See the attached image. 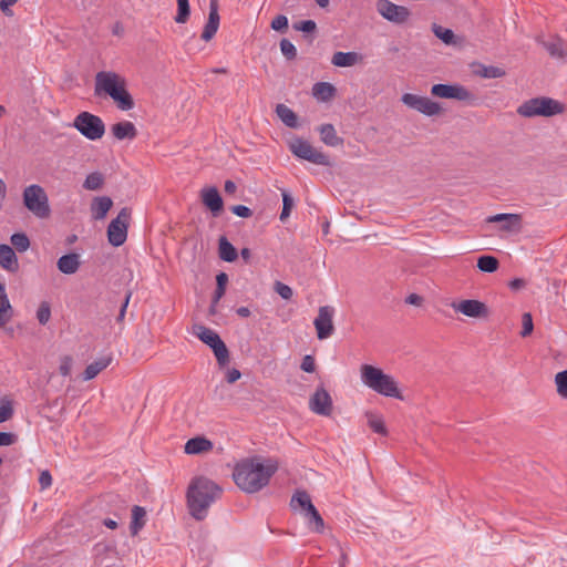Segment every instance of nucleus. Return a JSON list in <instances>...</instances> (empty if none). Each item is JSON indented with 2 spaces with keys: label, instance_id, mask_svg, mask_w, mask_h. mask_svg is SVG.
Segmentation results:
<instances>
[{
  "label": "nucleus",
  "instance_id": "nucleus-1",
  "mask_svg": "<svg viewBox=\"0 0 567 567\" xmlns=\"http://www.w3.org/2000/svg\"><path fill=\"white\" fill-rule=\"evenodd\" d=\"M278 463L274 458L259 456L240 461L236 464L233 476L236 485L246 493H256L268 485L277 472Z\"/></svg>",
  "mask_w": 567,
  "mask_h": 567
},
{
  "label": "nucleus",
  "instance_id": "nucleus-2",
  "mask_svg": "<svg viewBox=\"0 0 567 567\" xmlns=\"http://www.w3.org/2000/svg\"><path fill=\"white\" fill-rule=\"evenodd\" d=\"M126 85L123 75L114 71H100L95 74L94 93L110 96L121 111H130L134 107V101Z\"/></svg>",
  "mask_w": 567,
  "mask_h": 567
},
{
  "label": "nucleus",
  "instance_id": "nucleus-3",
  "mask_svg": "<svg viewBox=\"0 0 567 567\" xmlns=\"http://www.w3.org/2000/svg\"><path fill=\"white\" fill-rule=\"evenodd\" d=\"M219 486L207 477H195L187 489L189 513L196 519H203L209 506L220 496Z\"/></svg>",
  "mask_w": 567,
  "mask_h": 567
},
{
  "label": "nucleus",
  "instance_id": "nucleus-4",
  "mask_svg": "<svg viewBox=\"0 0 567 567\" xmlns=\"http://www.w3.org/2000/svg\"><path fill=\"white\" fill-rule=\"evenodd\" d=\"M361 382L375 393L394 399H402L395 379L371 364H362L360 368Z\"/></svg>",
  "mask_w": 567,
  "mask_h": 567
},
{
  "label": "nucleus",
  "instance_id": "nucleus-5",
  "mask_svg": "<svg viewBox=\"0 0 567 567\" xmlns=\"http://www.w3.org/2000/svg\"><path fill=\"white\" fill-rule=\"evenodd\" d=\"M23 204L25 208L38 218H48L51 209L49 198L44 188L38 184H32L23 189Z\"/></svg>",
  "mask_w": 567,
  "mask_h": 567
},
{
  "label": "nucleus",
  "instance_id": "nucleus-6",
  "mask_svg": "<svg viewBox=\"0 0 567 567\" xmlns=\"http://www.w3.org/2000/svg\"><path fill=\"white\" fill-rule=\"evenodd\" d=\"M561 112V104L550 97H534L525 101L517 109V113L523 117L553 116Z\"/></svg>",
  "mask_w": 567,
  "mask_h": 567
},
{
  "label": "nucleus",
  "instance_id": "nucleus-7",
  "mask_svg": "<svg viewBox=\"0 0 567 567\" xmlns=\"http://www.w3.org/2000/svg\"><path fill=\"white\" fill-rule=\"evenodd\" d=\"M194 334L213 350L220 367H225L228 363V349L217 332L205 326H195Z\"/></svg>",
  "mask_w": 567,
  "mask_h": 567
},
{
  "label": "nucleus",
  "instance_id": "nucleus-8",
  "mask_svg": "<svg viewBox=\"0 0 567 567\" xmlns=\"http://www.w3.org/2000/svg\"><path fill=\"white\" fill-rule=\"evenodd\" d=\"M73 127L76 128L85 138L97 141L105 133V125L102 118L90 112H81L74 117Z\"/></svg>",
  "mask_w": 567,
  "mask_h": 567
},
{
  "label": "nucleus",
  "instance_id": "nucleus-9",
  "mask_svg": "<svg viewBox=\"0 0 567 567\" xmlns=\"http://www.w3.org/2000/svg\"><path fill=\"white\" fill-rule=\"evenodd\" d=\"M289 147L292 154L301 159L322 166L330 165L329 156L315 148L305 140L296 138L290 142Z\"/></svg>",
  "mask_w": 567,
  "mask_h": 567
},
{
  "label": "nucleus",
  "instance_id": "nucleus-10",
  "mask_svg": "<svg viewBox=\"0 0 567 567\" xmlns=\"http://www.w3.org/2000/svg\"><path fill=\"white\" fill-rule=\"evenodd\" d=\"M131 218V212L128 208H122L107 227V239L109 243L118 247L122 246L127 238V228Z\"/></svg>",
  "mask_w": 567,
  "mask_h": 567
},
{
  "label": "nucleus",
  "instance_id": "nucleus-11",
  "mask_svg": "<svg viewBox=\"0 0 567 567\" xmlns=\"http://www.w3.org/2000/svg\"><path fill=\"white\" fill-rule=\"evenodd\" d=\"M431 94L435 97L456 100L461 102H473L475 100L474 94L467 90L464 85L458 83L453 84H434L431 87Z\"/></svg>",
  "mask_w": 567,
  "mask_h": 567
},
{
  "label": "nucleus",
  "instance_id": "nucleus-12",
  "mask_svg": "<svg viewBox=\"0 0 567 567\" xmlns=\"http://www.w3.org/2000/svg\"><path fill=\"white\" fill-rule=\"evenodd\" d=\"M401 101L408 107L415 110L426 116H435L442 112L441 104L426 96L404 93L401 96Z\"/></svg>",
  "mask_w": 567,
  "mask_h": 567
},
{
  "label": "nucleus",
  "instance_id": "nucleus-13",
  "mask_svg": "<svg viewBox=\"0 0 567 567\" xmlns=\"http://www.w3.org/2000/svg\"><path fill=\"white\" fill-rule=\"evenodd\" d=\"M375 8L383 19L394 24L405 23L411 16V12L406 7L395 4L390 0H378Z\"/></svg>",
  "mask_w": 567,
  "mask_h": 567
},
{
  "label": "nucleus",
  "instance_id": "nucleus-14",
  "mask_svg": "<svg viewBox=\"0 0 567 567\" xmlns=\"http://www.w3.org/2000/svg\"><path fill=\"white\" fill-rule=\"evenodd\" d=\"M333 315L334 309L330 306H322L319 308L318 316L313 321L318 339L324 340L333 333Z\"/></svg>",
  "mask_w": 567,
  "mask_h": 567
},
{
  "label": "nucleus",
  "instance_id": "nucleus-15",
  "mask_svg": "<svg viewBox=\"0 0 567 567\" xmlns=\"http://www.w3.org/2000/svg\"><path fill=\"white\" fill-rule=\"evenodd\" d=\"M455 312L462 313L470 318H485L488 315L486 305L476 299H465L451 303Z\"/></svg>",
  "mask_w": 567,
  "mask_h": 567
},
{
  "label": "nucleus",
  "instance_id": "nucleus-16",
  "mask_svg": "<svg viewBox=\"0 0 567 567\" xmlns=\"http://www.w3.org/2000/svg\"><path fill=\"white\" fill-rule=\"evenodd\" d=\"M309 408L318 415L329 416L332 412V399L329 392L322 386L318 388L310 398Z\"/></svg>",
  "mask_w": 567,
  "mask_h": 567
},
{
  "label": "nucleus",
  "instance_id": "nucleus-17",
  "mask_svg": "<svg viewBox=\"0 0 567 567\" xmlns=\"http://www.w3.org/2000/svg\"><path fill=\"white\" fill-rule=\"evenodd\" d=\"M200 199L204 206L209 209L214 216H218L223 210V198L216 187H204L200 190Z\"/></svg>",
  "mask_w": 567,
  "mask_h": 567
},
{
  "label": "nucleus",
  "instance_id": "nucleus-18",
  "mask_svg": "<svg viewBox=\"0 0 567 567\" xmlns=\"http://www.w3.org/2000/svg\"><path fill=\"white\" fill-rule=\"evenodd\" d=\"M220 17L218 13V1L210 0L209 2V14L208 20L204 27L202 39L204 41H209L216 34L219 28Z\"/></svg>",
  "mask_w": 567,
  "mask_h": 567
},
{
  "label": "nucleus",
  "instance_id": "nucleus-19",
  "mask_svg": "<svg viewBox=\"0 0 567 567\" xmlns=\"http://www.w3.org/2000/svg\"><path fill=\"white\" fill-rule=\"evenodd\" d=\"M213 442L204 436L189 439L184 445V452L188 455H198L212 451Z\"/></svg>",
  "mask_w": 567,
  "mask_h": 567
},
{
  "label": "nucleus",
  "instance_id": "nucleus-20",
  "mask_svg": "<svg viewBox=\"0 0 567 567\" xmlns=\"http://www.w3.org/2000/svg\"><path fill=\"white\" fill-rule=\"evenodd\" d=\"M362 55L358 52L338 51L332 55L331 63L338 68H351L362 62Z\"/></svg>",
  "mask_w": 567,
  "mask_h": 567
},
{
  "label": "nucleus",
  "instance_id": "nucleus-21",
  "mask_svg": "<svg viewBox=\"0 0 567 567\" xmlns=\"http://www.w3.org/2000/svg\"><path fill=\"white\" fill-rule=\"evenodd\" d=\"M81 266L80 255L75 252L61 256L56 261L58 269L64 275L75 274Z\"/></svg>",
  "mask_w": 567,
  "mask_h": 567
},
{
  "label": "nucleus",
  "instance_id": "nucleus-22",
  "mask_svg": "<svg viewBox=\"0 0 567 567\" xmlns=\"http://www.w3.org/2000/svg\"><path fill=\"white\" fill-rule=\"evenodd\" d=\"M147 514L144 507L135 505L131 511L130 532L132 536H136L145 526Z\"/></svg>",
  "mask_w": 567,
  "mask_h": 567
},
{
  "label": "nucleus",
  "instance_id": "nucleus-23",
  "mask_svg": "<svg viewBox=\"0 0 567 567\" xmlns=\"http://www.w3.org/2000/svg\"><path fill=\"white\" fill-rule=\"evenodd\" d=\"M111 131L113 136L118 141H123L125 138L133 140L137 135L135 125L130 121H122L113 124Z\"/></svg>",
  "mask_w": 567,
  "mask_h": 567
},
{
  "label": "nucleus",
  "instance_id": "nucleus-24",
  "mask_svg": "<svg viewBox=\"0 0 567 567\" xmlns=\"http://www.w3.org/2000/svg\"><path fill=\"white\" fill-rule=\"evenodd\" d=\"M112 205L113 202L107 196L95 197L91 204L92 217L96 220L104 219Z\"/></svg>",
  "mask_w": 567,
  "mask_h": 567
},
{
  "label": "nucleus",
  "instance_id": "nucleus-25",
  "mask_svg": "<svg viewBox=\"0 0 567 567\" xmlns=\"http://www.w3.org/2000/svg\"><path fill=\"white\" fill-rule=\"evenodd\" d=\"M312 95L319 102H329L336 95V87L329 82H317L312 86Z\"/></svg>",
  "mask_w": 567,
  "mask_h": 567
},
{
  "label": "nucleus",
  "instance_id": "nucleus-26",
  "mask_svg": "<svg viewBox=\"0 0 567 567\" xmlns=\"http://www.w3.org/2000/svg\"><path fill=\"white\" fill-rule=\"evenodd\" d=\"M0 266L8 271H16L18 269L16 252L8 245H0Z\"/></svg>",
  "mask_w": 567,
  "mask_h": 567
},
{
  "label": "nucleus",
  "instance_id": "nucleus-27",
  "mask_svg": "<svg viewBox=\"0 0 567 567\" xmlns=\"http://www.w3.org/2000/svg\"><path fill=\"white\" fill-rule=\"evenodd\" d=\"M11 310L12 307L6 291V285L4 282H0V327L10 320L11 315L9 312Z\"/></svg>",
  "mask_w": 567,
  "mask_h": 567
},
{
  "label": "nucleus",
  "instance_id": "nucleus-28",
  "mask_svg": "<svg viewBox=\"0 0 567 567\" xmlns=\"http://www.w3.org/2000/svg\"><path fill=\"white\" fill-rule=\"evenodd\" d=\"M321 141L328 146H338L342 144V140L337 135V132L331 124H323L319 128Z\"/></svg>",
  "mask_w": 567,
  "mask_h": 567
},
{
  "label": "nucleus",
  "instance_id": "nucleus-29",
  "mask_svg": "<svg viewBox=\"0 0 567 567\" xmlns=\"http://www.w3.org/2000/svg\"><path fill=\"white\" fill-rule=\"evenodd\" d=\"M276 113L285 125L291 128L298 126V117L296 113L285 104H278L276 106Z\"/></svg>",
  "mask_w": 567,
  "mask_h": 567
},
{
  "label": "nucleus",
  "instance_id": "nucleus-30",
  "mask_svg": "<svg viewBox=\"0 0 567 567\" xmlns=\"http://www.w3.org/2000/svg\"><path fill=\"white\" fill-rule=\"evenodd\" d=\"M111 363V358H101L92 363H90L83 373V379L85 381L94 379L102 370L109 367Z\"/></svg>",
  "mask_w": 567,
  "mask_h": 567
},
{
  "label": "nucleus",
  "instance_id": "nucleus-31",
  "mask_svg": "<svg viewBox=\"0 0 567 567\" xmlns=\"http://www.w3.org/2000/svg\"><path fill=\"white\" fill-rule=\"evenodd\" d=\"M218 251H219L220 259H223L224 261L233 262L237 258V250H236V248L233 246V244H230L227 240L226 237H220L219 238Z\"/></svg>",
  "mask_w": 567,
  "mask_h": 567
},
{
  "label": "nucleus",
  "instance_id": "nucleus-32",
  "mask_svg": "<svg viewBox=\"0 0 567 567\" xmlns=\"http://www.w3.org/2000/svg\"><path fill=\"white\" fill-rule=\"evenodd\" d=\"M475 74L484 79H497L505 75V71L493 65L478 64L474 70Z\"/></svg>",
  "mask_w": 567,
  "mask_h": 567
},
{
  "label": "nucleus",
  "instance_id": "nucleus-33",
  "mask_svg": "<svg viewBox=\"0 0 567 567\" xmlns=\"http://www.w3.org/2000/svg\"><path fill=\"white\" fill-rule=\"evenodd\" d=\"M306 514V517L308 519V526L311 530H315L317 533H320L323 530L324 523L322 517L320 516L319 512L316 509V507H311Z\"/></svg>",
  "mask_w": 567,
  "mask_h": 567
},
{
  "label": "nucleus",
  "instance_id": "nucleus-34",
  "mask_svg": "<svg viewBox=\"0 0 567 567\" xmlns=\"http://www.w3.org/2000/svg\"><path fill=\"white\" fill-rule=\"evenodd\" d=\"M488 223H504L503 228L509 230L513 224L519 221V216L515 214H497L488 217Z\"/></svg>",
  "mask_w": 567,
  "mask_h": 567
},
{
  "label": "nucleus",
  "instance_id": "nucleus-35",
  "mask_svg": "<svg viewBox=\"0 0 567 567\" xmlns=\"http://www.w3.org/2000/svg\"><path fill=\"white\" fill-rule=\"evenodd\" d=\"M477 268L483 272H494L498 268V260L493 256H481L477 259Z\"/></svg>",
  "mask_w": 567,
  "mask_h": 567
},
{
  "label": "nucleus",
  "instance_id": "nucleus-36",
  "mask_svg": "<svg viewBox=\"0 0 567 567\" xmlns=\"http://www.w3.org/2000/svg\"><path fill=\"white\" fill-rule=\"evenodd\" d=\"M291 506L295 508L299 506L307 513L311 507H313V504L310 496L306 492H298L291 499Z\"/></svg>",
  "mask_w": 567,
  "mask_h": 567
},
{
  "label": "nucleus",
  "instance_id": "nucleus-37",
  "mask_svg": "<svg viewBox=\"0 0 567 567\" xmlns=\"http://www.w3.org/2000/svg\"><path fill=\"white\" fill-rule=\"evenodd\" d=\"M546 50L554 58H563L565 55V44L560 39H554L544 43Z\"/></svg>",
  "mask_w": 567,
  "mask_h": 567
},
{
  "label": "nucleus",
  "instance_id": "nucleus-38",
  "mask_svg": "<svg viewBox=\"0 0 567 567\" xmlns=\"http://www.w3.org/2000/svg\"><path fill=\"white\" fill-rule=\"evenodd\" d=\"M177 1V14L175 22L178 24L185 23L190 14L189 1L188 0H176Z\"/></svg>",
  "mask_w": 567,
  "mask_h": 567
},
{
  "label": "nucleus",
  "instance_id": "nucleus-39",
  "mask_svg": "<svg viewBox=\"0 0 567 567\" xmlns=\"http://www.w3.org/2000/svg\"><path fill=\"white\" fill-rule=\"evenodd\" d=\"M103 176L99 172L91 173L86 176L83 187L87 190L100 189L103 185Z\"/></svg>",
  "mask_w": 567,
  "mask_h": 567
},
{
  "label": "nucleus",
  "instance_id": "nucleus-40",
  "mask_svg": "<svg viewBox=\"0 0 567 567\" xmlns=\"http://www.w3.org/2000/svg\"><path fill=\"white\" fill-rule=\"evenodd\" d=\"M555 384L558 395L567 399V369L555 375Z\"/></svg>",
  "mask_w": 567,
  "mask_h": 567
},
{
  "label": "nucleus",
  "instance_id": "nucleus-41",
  "mask_svg": "<svg viewBox=\"0 0 567 567\" xmlns=\"http://www.w3.org/2000/svg\"><path fill=\"white\" fill-rule=\"evenodd\" d=\"M217 288L214 293L213 305H216L220 298L225 295L226 284L228 281V276L225 272H220L216 276Z\"/></svg>",
  "mask_w": 567,
  "mask_h": 567
},
{
  "label": "nucleus",
  "instance_id": "nucleus-42",
  "mask_svg": "<svg viewBox=\"0 0 567 567\" xmlns=\"http://www.w3.org/2000/svg\"><path fill=\"white\" fill-rule=\"evenodd\" d=\"M434 34L441 39L445 44L454 43V33L451 29L443 28L441 25H433Z\"/></svg>",
  "mask_w": 567,
  "mask_h": 567
},
{
  "label": "nucleus",
  "instance_id": "nucleus-43",
  "mask_svg": "<svg viewBox=\"0 0 567 567\" xmlns=\"http://www.w3.org/2000/svg\"><path fill=\"white\" fill-rule=\"evenodd\" d=\"M11 244L21 252L28 250L30 240L23 233H17L11 236Z\"/></svg>",
  "mask_w": 567,
  "mask_h": 567
},
{
  "label": "nucleus",
  "instance_id": "nucleus-44",
  "mask_svg": "<svg viewBox=\"0 0 567 567\" xmlns=\"http://www.w3.org/2000/svg\"><path fill=\"white\" fill-rule=\"evenodd\" d=\"M282 210L280 214V220H285L289 217L291 209L293 207V198L286 190H282Z\"/></svg>",
  "mask_w": 567,
  "mask_h": 567
},
{
  "label": "nucleus",
  "instance_id": "nucleus-45",
  "mask_svg": "<svg viewBox=\"0 0 567 567\" xmlns=\"http://www.w3.org/2000/svg\"><path fill=\"white\" fill-rule=\"evenodd\" d=\"M51 318V308L49 302L42 301L37 310V319L41 324H47Z\"/></svg>",
  "mask_w": 567,
  "mask_h": 567
},
{
  "label": "nucleus",
  "instance_id": "nucleus-46",
  "mask_svg": "<svg viewBox=\"0 0 567 567\" xmlns=\"http://www.w3.org/2000/svg\"><path fill=\"white\" fill-rule=\"evenodd\" d=\"M368 424L373 430V432L379 434H385L386 429L384 425L383 420L380 416H377L374 414H370L368 416Z\"/></svg>",
  "mask_w": 567,
  "mask_h": 567
},
{
  "label": "nucleus",
  "instance_id": "nucleus-47",
  "mask_svg": "<svg viewBox=\"0 0 567 567\" xmlns=\"http://www.w3.org/2000/svg\"><path fill=\"white\" fill-rule=\"evenodd\" d=\"M280 50L281 53L288 59L293 60L297 56V49L292 42L288 39H282L280 41Z\"/></svg>",
  "mask_w": 567,
  "mask_h": 567
},
{
  "label": "nucleus",
  "instance_id": "nucleus-48",
  "mask_svg": "<svg viewBox=\"0 0 567 567\" xmlns=\"http://www.w3.org/2000/svg\"><path fill=\"white\" fill-rule=\"evenodd\" d=\"M13 414V408L10 400H2L0 404V423L8 421Z\"/></svg>",
  "mask_w": 567,
  "mask_h": 567
},
{
  "label": "nucleus",
  "instance_id": "nucleus-49",
  "mask_svg": "<svg viewBox=\"0 0 567 567\" xmlns=\"http://www.w3.org/2000/svg\"><path fill=\"white\" fill-rule=\"evenodd\" d=\"M523 329L520 331L522 337H527L533 332L534 324L533 318L529 312H525L522 317Z\"/></svg>",
  "mask_w": 567,
  "mask_h": 567
},
{
  "label": "nucleus",
  "instance_id": "nucleus-50",
  "mask_svg": "<svg viewBox=\"0 0 567 567\" xmlns=\"http://www.w3.org/2000/svg\"><path fill=\"white\" fill-rule=\"evenodd\" d=\"M271 29L278 32H284L288 28V18L284 14H279L271 21Z\"/></svg>",
  "mask_w": 567,
  "mask_h": 567
},
{
  "label": "nucleus",
  "instance_id": "nucleus-51",
  "mask_svg": "<svg viewBox=\"0 0 567 567\" xmlns=\"http://www.w3.org/2000/svg\"><path fill=\"white\" fill-rule=\"evenodd\" d=\"M275 290L282 299L289 300L292 297V289L282 282H276Z\"/></svg>",
  "mask_w": 567,
  "mask_h": 567
},
{
  "label": "nucleus",
  "instance_id": "nucleus-52",
  "mask_svg": "<svg viewBox=\"0 0 567 567\" xmlns=\"http://www.w3.org/2000/svg\"><path fill=\"white\" fill-rule=\"evenodd\" d=\"M73 360L71 357L65 355L61 359L59 371L61 375L68 377L71 373L72 370Z\"/></svg>",
  "mask_w": 567,
  "mask_h": 567
},
{
  "label": "nucleus",
  "instance_id": "nucleus-53",
  "mask_svg": "<svg viewBox=\"0 0 567 567\" xmlns=\"http://www.w3.org/2000/svg\"><path fill=\"white\" fill-rule=\"evenodd\" d=\"M231 212L238 217L248 218L251 216L252 212L249 207L245 205H236L231 207Z\"/></svg>",
  "mask_w": 567,
  "mask_h": 567
},
{
  "label": "nucleus",
  "instance_id": "nucleus-54",
  "mask_svg": "<svg viewBox=\"0 0 567 567\" xmlns=\"http://www.w3.org/2000/svg\"><path fill=\"white\" fill-rule=\"evenodd\" d=\"M39 484L42 489H45L52 485V476L49 471H42L39 476Z\"/></svg>",
  "mask_w": 567,
  "mask_h": 567
},
{
  "label": "nucleus",
  "instance_id": "nucleus-55",
  "mask_svg": "<svg viewBox=\"0 0 567 567\" xmlns=\"http://www.w3.org/2000/svg\"><path fill=\"white\" fill-rule=\"evenodd\" d=\"M18 2V0H0V10L3 12L7 17H12L13 11L11 10V7L14 6Z\"/></svg>",
  "mask_w": 567,
  "mask_h": 567
},
{
  "label": "nucleus",
  "instance_id": "nucleus-56",
  "mask_svg": "<svg viewBox=\"0 0 567 567\" xmlns=\"http://www.w3.org/2000/svg\"><path fill=\"white\" fill-rule=\"evenodd\" d=\"M301 369L305 372L312 373L316 369L315 359L311 355H306L302 359Z\"/></svg>",
  "mask_w": 567,
  "mask_h": 567
},
{
  "label": "nucleus",
  "instance_id": "nucleus-57",
  "mask_svg": "<svg viewBox=\"0 0 567 567\" xmlns=\"http://www.w3.org/2000/svg\"><path fill=\"white\" fill-rule=\"evenodd\" d=\"M296 29L302 32H312L316 30V22L312 20H305L296 25Z\"/></svg>",
  "mask_w": 567,
  "mask_h": 567
},
{
  "label": "nucleus",
  "instance_id": "nucleus-58",
  "mask_svg": "<svg viewBox=\"0 0 567 567\" xmlns=\"http://www.w3.org/2000/svg\"><path fill=\"white\" fill-rule=\"evenodd\" d=\"M16 441V436L12 433L0 432V446H9L13 444Z\"/></svg>",
  "mask_w": 567,
  "mask_h": 567
},
{
  "label": "nucleus",
  "instance_id": "nucleus-59",
  "mask_svg": "<svg viewBox=\"0 0 567 567\" xmlns=\"http://www.w3.org/2000/svg\"><path fill=\"white\" fill-rule=\"evenodd\" d=\"M241 377V373L239 370L233 368L229 369L226 373V380L228 383H235L237 380H239Z\"/></svg>",
  "mask_w": 567,
  "mask_h": 567
},
{
  "label": "nucleus",
  "instance_id": "nucleus-60",
  "mask_svg": "<svg viewBox=\"0 0 567 567\" xmlns=\"http://www.w3.org/2000/svg\"><path fill=\"white\" fill-rule=\"evenodd\" d=\"M6 196H7V185L0 178V210L3 208Z\"/></svg>",
  "mask_w": 567,
  "mask_h": 567
},
{
  "label": "nucleus",
  "instance_id": "nucleus-61",
  "mask_svg": "<svg viewBox=\"0 0 567 567\" xmlns=\"http://www.w3.org/2000/svg\"><path fill=\"white\" fill-rule=\"evenodd\" d=\"M131 296L132 293L131 292H127L126 297H125V300L121 307V310H120V315H118V320H123L124 317H125V313H126V308L128 306V302H130V299H131Z\"/></svg>",
  "mask_w": 567,
  "mask_h": 567
},
{
  "label": "nucleus",
  "instance_id": "nucleus-62",
  "mask_svg": "<svg viewBox=\"0 0 567 567\" xmlns=\"http://www.w3.org/2000/svg\"><path fill=\"white\" fill-rule=\"evenodd\" d=\"M409 305L420 306L422 303V297L416 293H411L405 300Z\"/></svg>",
  "mask_w": 567,
  "mask_h": 567
},
{
  "label": "nucleus",
  "instance_id": "nucleus-63",
  "mask_svg": "<svg viewBox=\"0 0 567 567\" xmlns=\"http://www.w3.org/2000/svg\"><path fill=\"white\" fill-rule=\"evenodd\" d=\"M103 525L110 529H115L117 528L118 524L115 519H112V518H105L103 519Z\"/></svg>",
  "mask_w": 567,
  "mask_h": 567
},
{
  "label": "nucleus",
  "instance_id": "nucleus-64",
  "mask_svg": "<svg viewBox=\"0 0 567 567\" xmlns=\"http://www.w3.org/2000/svg\"><path fill=\"white\" fill-rule=\"evenodd\" d=\"M236 190V184L233 181H226L225 182V192L226 193H234Z\"/></svg>",
  "mask_w": 567,
  "mask_h": 567
}]
</instances>
